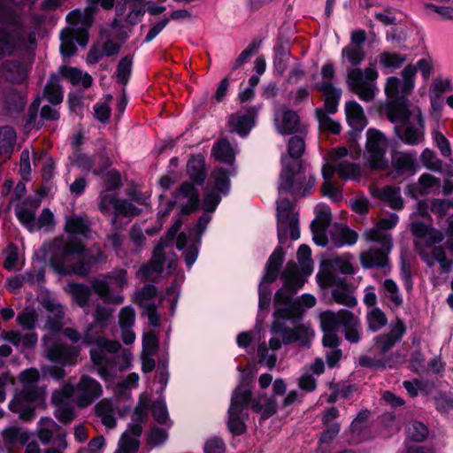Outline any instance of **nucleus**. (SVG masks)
<instances>
[{
	"instance_id": "32",
	"label": "nucleus",
	"mask_w": 453,
	"mask_h": 453,
	"mask_svg": "<svg viewBox=\"0 0 453 453\" xmlns=\"http://www.w3.org/2000/svg\"><path fill=\"white\" fill-rule=\"evenodd\" d=\"M378 250H369L360 254V263L365 268H385L388 265V255L391 250H387L383 244L379 243Z\"/></svg>"
},
{
	"instance_id": "55",
	"label": "nucleus",
	"mask_w": 453,
	"mask_h": 453,
	"mask_svg": "<svg viewBox=\"0 0 453 453\" xmlns=\"http://www.w3.org/2000/svg\"><path fill=\"white\" fill-rule=\"evenodd\" d=\"M357 239L358 234L347 227H340L334 234V241L337 246L353 245Z\"/></svg>"
},
{
	"instance_id": "17",
	"label": "nucleus",
	"mask_w": 453,
	"mask_h": 453,
	"mask_svg": "<svg viewBox=\"0 0 453 453\" xmlns=\"http://www.w3.org/2000/svg\"><path fill=\"white\" fill-rule=\"evenodd\" d=\"M282 250L278 248L270 256L265 265V273L258 288L259 310H267L270 306L272 294L269 284L277 279L279 269L282 264Z\"/></svg>"
},
{
	"instance_id": "26",
	"label": "nucleus",
	"mask_w": 453,
	"mask_h": 453,
	"mask_svg": "<svg viewBox=\"0 0 453 453\" xmlns=\"http://www.w3.org/2000/svg\"><path fill=\"white\" fill-rule=\"evenodd\" d=\"M99 4L104 9L108 10L112 8L114 0H88V5L84 13H81L80 11H73L67 15L66 19L70 22L77 23V25L81 23L82 28H87L91 26L93 22L92 16L98 10Z\"/></svg>"
},
{
	"instance_id": "31",
	"label": "nucleus",
	"mask_w": 453,
	"mask_h": 453,
	"mask_svg": "<svg viewBox=\"0 0 453 453\" xmlns=\"http://www.w3.org/2000/svg\"><path fill=\"white\" fill-rule=\"evenodd\" d=\"M135 321L134 310L127 305L120 309L119 312V326L121 330V339L125 344H131L135 340V334L132 330Z\"/></svg>"
},
{
	"instance_id": "39",
	"label": "nucleus",
	"mask_w": 453,
	"mask_h": 453,
	"mask_svg": "<svg viewBox=\"0 0 453 453\" xmlns=\"http://www.w3.org/2000/svg\"><path fill=\"white\" fill-rule=\"evenodd\" d=\"M189 177L197 184H202L206 178L204 157L202 155L193 156L187 165Z\"/></svg>"
},
{
	"instance_id": "23",
	"label": "nucleus",
	"mask_w": 453,
	"mask_h": 453,
	"mask_svg": "<svg viewBox=\"0 0 453 453\" xmlns=\"http://www.w3.org/2000/svg\"><path fill=\"white\" fill-rule=\"evenodd\" d=\"M286 389L285 381L282 379H276L273 383V392L274 395L265 400L262 399V396H259L252 402V410L256 412H262L263 418L271 417L277 411V402L274 396L285 394Z\"/></svg>"
},
{
	"instance_id": "52",
	"label": "nucleus",
	"mask_w": 453,
	"mask_h": 453,
	"mask_svg": "<svg viewBox=\"0 0 453 453\" xmlns=\"http://www.w3.org/2000/svg\"><path fill=\"white\" fill-rule=\"evenodd\" d=\"M316 117L319 121L320 129L328 131L332 134H339L341 131V124L330 118L324 110L317 109Z\"/></svg>"
},
{
	"instance_id": "4",
	"label": "nucleus",
	"mask_w": 453,
	"mask_h": 453,
	"mask_svg": "<svg viewBox=\"0 0 453 453\" xmlns=\"http://www.w3.org/2000/svg\"><path fill=\"white\" fill-rule=\"evenodd\" d=\"M54 253L50 265L59 275L76 274L86 276L90 273V266L84 263L85 249L75 238H56L52 244Z\"/></svg>"
},
{
	"instance_id": "50",
	"label": "nucleus",
	"mask_w": 453,
	"mask_h": 453,
	"mask_svg": "<svg viewBox=\"0 0 453 453\" xmlns=\"http://www.w3.org/2000/svg\"><path fill=\"white\" fill-rule=\"evenodd\" d=\"M42 279H43V272L42 270H39L35 275L32 273H27L23 277V279L19 278V276H15V277H12L8 280L7 288L11 292L16 293L22 286L23 280H26L31 284H34L35 281L42 280Z\"/></svg>"
},
{
	"instance_id": "30",
	"label": "nucleus",
	"mask_w": 453,
	"mask_h": 453,
	"mask_svg": "<svg viewBox=\"0 0 453 453\" xmlns=\"http://www.w3.org/2000/svg\"><path fill=\"white\" fill-rule=\"evenodd\" d=\"M78 348L69 347L62 343H56L47 350V357L63 365H74L79 356Z\"/></svg>"
},
{
	"instance_id": "6",
	"label": "nucleus",
	"mask_w": 453,
	"mask_h": 453,
	"mask_svg": "<svg viewBox=\"0 0 453 453\" xmlns=\"http://www.w3.org/2000/svg\"><path fill=\"white\" fill-rule=\"evenodd\" d=\"M411 233L415 237V247L423 261L430 267L438 263L441 272L448 273L452 262L447 258L442 247H434L442 242V233L426 224L418 222L412 224Z\"/></svg>"
},
{
	"instance_id": "45",
	"label": "nucleus",
	"mask_w": 453,
	"mask_h": 453,
	"mask_svg": "<svg viewBox=\"0 0 453 453\" xmlns=\"http://www.w3.org/2000/svg\"><path fill=\"white\" fill-rule=\"evenodd\" d=\"M365 53L363 46L348 44L342 50V61H347L352 66L359 65L365 59Z\"/></svg>"
},
{
	"instance_id": "11",
	"label": "nucleus",
	"mask_w": 453,
	"mask_h": 453,
	"mask_svg": "<svg viewBox=\"0 0 453 453\" xmlns=\"http://www.w3.org/2000/svg\"><path fill=\"white\" fill-rule=\"evenodd\" d=\"M127 283V271L119 269L95 279L91 282V287L104 303L120 304L124 301L123 296L112 293V290H121Z\"/></svg>"
},
{
	"instance_id": "48",
	"label": "nucleus",
	"mask_w": 453,
	"mask_h": 453,
	"mask_svg": "<svg viewBox=\"0 0 453 453\" xmlns=\"http://www.w3.org/2000/svg\"><path fill=\"white\" fill-rule=\"evenodd\" d=\"M44 96L53 104H58L63 100V93L57 76H51L44 89Z\"/></svg>"
},
{
	"instance_id": "33",
	"label": "nucleus",
	"mask_w": 453,
	"mask_h": 453,
	"mask_svg": "<svg viewBox=\"0 0 453 453\" xmlns=\"http://www.w3.org/2000/svg\"><path fill=\"white\" fill-rule=\"evenodd\" d=\"M372 195L386 202L394 210H401L404 206L399 188L392 186H387L382 188H372Z\"/></svg>"
},
{
	"instance_id": "1",
	"label": "nucleus",
	"mask_w": 453,
	"mask_h": 453,
	"mask_svg": "<svg viewBox=\"0 0 453 453\" xmlns=\"http://www.w3.org/2000/svg\"><path fill=\"white\" fill-rule=\"evenodd\" d=\"M229 190V173L222 168L215 169L211 173V181L204 191L203 206L205 213L200 217L196 226L189 231L188 237L186 234L181 233L177 239V248L179 250H183L188 243H190L184 252V259L188 267H191L197 258V245L200 242L201 235L206 229V226L211 219L209 213L215 211L221 200V196L228 194Z\"/></svg>"
},
{
	"instance_id": "8",
	"label": "nucleus",
	"mask_w": 453,
	"mask_h": 453,
	"mask_svg": "<svg viewBox=\"0 0 453 453\" xmlns=\"http://www.w3.org/2000/svg\"><path fill=\"white\" fill-rule=\"evenodd\" d=\"M282 278L284 286L276 292L274 297L275 311L273 317L277 318L278 322L283 317L300 313L299 303L292 302V296L303 285V281L298 275L297 265L293 262H288L286 265Z\"/></svg>"
},
{
	"instance_id": "20",
	"label": "nucleus",
	"mask_w": 453,
	"mask_h": 453,
	"mask_svg": "<svg viewBox=\"0 0 453 453\" xmlns=\"http://www.w3.org/2000/svg\"><path fill=\"white\" fill-rule=\"evenodd\" d=\"M74 401L81 408H86L103 395L102 385L88 375L81 376L80 381L74 387Z\"/></svg>"
},
{
	"instance_id": "60",
	"label": "nucleus",
	"mask_w": 453,
	"mask_h": 453,
	"mask_svg": "<svg viewBox=\"0 0 453 453\" xmlns=\"http://www.w3.org/2000/svg\"><path fill=\"white\" fill-rule=\"evenodd\" d=\"M16 215L19 220L29 230L34 231L36 229L35 213L33 210L27 208H19L16 211Z\"/></svg>"
},
{
	"instance_id": "47",
	"label": "nucleus",
	"mask_w": 453,
	"mask_h": 453,
	"mask_svg": "<svg viewBox=\"0 0 453 453\" xmlns=\"http://www.w3.org/2000/svg\"><path fill=\"white\" fill-rule=\"evenodd\" d=\"M322 175L324 178V184L322 186L323 194L334 202L341 201L342 199V194L331 181L334 176V169L322 168Z\"/></svg>"
},
{
	"instance_id": "3",
	"label": "nucleus",
	"mask_w": 453,
	"mask_h": 453,
	"mask_svg": "<svg viewBox=\"0 0 453 453\" xmlns=\"http://www.w3.org/2000/svg\"><path fill=\"white\" fill-rule=\"evenodd\" d=\"M305 150V142L301 135H294L288 140V154L281 157L282 169L279 180V193H291L295 196H303L315 185V178L306 174L301 165L300 157Z\"/></svg>"
},
{
	"instance_id": "24",
	"label": "nucleus",
	"mask_w": 453,
	"mask_h": 453,
	"mask_svg": "<svg viewBox=\"0 0 453 453\" xmlns=\"http://www.w3.org/2000/svg\"><path fill=\"white\" fill-rule=\"evenodd\" d=\"M258 112V108L250 107L245 111H240L230 115L228 119L229 128L241 136H245L255 126V119Z\"/></svg>"
},
{
	"instance_id": "19",
	"label": "nucleus",
	"mask_w": 453,
	"mask_h": 453,
	"mask_svg": "<svg viewBox=\"0 0 453 453\" xmlns=\"http://www.w3.org/2000/svg\"><path fill=\"white\" fill-rule=\"evenodd\" d=\"M391 121L404 124L401 129H398V132L401 140L405 143L414 145L423 139L425 127L422 114L418 108H411L408 117L404 119Z\"/></svg>"
},
{
	"instance_id": "63",
	"label": "nucleus",
	"mask_w": 453,
	"mask_h": 453,
	"mask_svg": "<svg viewBox=\"0 0 453 453\" xmlns=\"http://www.w3.org/2000/svg\"><path fill=\"white\" fill-rule=\"evenodd\" d=\"M111 315V311L103 307V306H97L95 313H94V319H95V325H93L95 327L92 331V334H95L96 332H100V334H102V327L104 326V323L108 320V319Z\"/></svg>"
},
{
	"instance_id": "35",
	"label": "nucleus",
	"mask_w": 453,
	"mask_h": 453,
	"mask_svg": "<svg viewBox=\"0 0 453 453\" xmlns=\"http://www.w3.org/2000/svg\"><path fill=\"white\" fill-rule=\"evenodd\" d=\"M324 169H334L340 178L343 180H357L361 176V168L358 165L345 161L336 162L334 165H325Z\"/></svg>"
},
{
	"instance_id": "51",
	"label": "nucleus",
	"mask_w": 453,
	"mask_h": 453,
	"mask_svg": "<svg viewBox=\"0 0 453 453\" xmlns=\"http://www.w3.org/2000/svg\"><path fill=\"white\" fill-rule=\"evenodd\" d=\"M322 81L317 88L323 91H332L337 88L334 86V67L332 63L325 64L321 68Z\"/></svg>"
},
{
	"instance_id": "37",
	"label": "nucleus",
	"mask_w": 453,
	"mask_h": 453,
	"mask_svg": "<svg viewBox=\"0 0 453 453\" xmlns=\"http://www.w3.org/2000/svg\"><path fill=\"white\" fill-rule=\"evenodd\" d=\"M1 73L9 81L21 82L27 78V68L19 61H7L2 65Z\"/></svg>"
},
{
	"instance_id": "57",
	"label": "nucleus",
	"mask_w": 453,
	"mask_h": 453,
	"mask_svg": "<svg viewBox=\"0 0 453 453\" xmlns=\"http://www.w3.org/2000/svg\"><path fill=\"white\" fill-rule=\"evenodd\" d=\"M322 330H337L340 326V311L334 312L331 311H324L319 316Z\"/></svg>"
},
{
	"instance_id": "38",
	"label": "nucleus",
	"mask_w": 453,
	"mask_h": 453,
	"mask_svg": "<svg viewBox=\"0 0 453 453\" xmlns=\"http://www.w3.org/2000/svg\"><path fill=\"white\" fill-rule=\"evenodd\" d=\"M16 134L10 127L0 128V163L5 161L13 150Z\"/></svg>"
},
{
	"instance_id": "42",
	"label": "nucleus",
	"mask_w": 453,
	"mask_h": 453,
	"mask_svg": "<svg viewBox=\"0 0 453 453\" xmlns=\"http://www.w3.org/2000/svg\"><path fill=\"white\" fill-rule=\"evenodd\" d=\"M392 164L394 166V171L390 173V175L393 179H395L398 175L405 172H413L415 170L414 160L408 154H395L393 157Z\"/></svg>"
},
{
	"instance_id": "21",
	"label": "nucleus",
	"mask_w": 453,
	"mask_h": 453,
	"mask_svg": "<svg viewBox=\"0 0 453 453\" xmlns=\"http://www.w3.org/2000/svg\"><path fill=\"white\" fill-rule=\"evenodd\" d=\"M398 221V216L392 213L387 218L381 219L374 227L366 229L364 237L367 242L381 243L387 250H392V239L384 231L394 228Z\"/></svg>"
},
{
	"instance_id": "16",
	"label": "nucleus",
	"mask_w": 453,
	"mask_h": 453,
	"mask_svg": "<svg viewBox=\"0 0 453 453\" xmlns=\"http://www.w3.org/2000/svg\"><path fill=\"white\" fill-rule=\"evenodd\" d=\"M318 280L323 288H332V297L335 303L348 307L357 305V298L353 296L349 285L342 278L337 277L330 270H323L318 273Z\"/></svg>"
},
{
	"instance_id": "5",
	"label": "nucleus",
	"mask_w": 453,
	"mask_h": 453,
	"mask_svg": "<svg viewBox=\"0 0 453 453\" xmlns=\"http://www.w3.org/2000/svg\"><path fill=\"white\" fill-rule=\"evenodd\" d=\"M417 67L408 65L402 72L403 81L397 77H388L385 84V93L388 101V116L390 120L404 119L410 113L406 97L415 86Z\"/></svg>"
},
{
	"instance_id": "7",
	"label": "nucleus",
	"mask_w": 453,
	"mask_h": 453,
	"mask_svg": "<svg viewBox=\"0 0 453 453\" xmlns=\"http://www.w3.org/2000/svg\"><path fill=\"white\" fill-rule=\"evenodd\" d=\"M94 326H89L83 337L82 343L91 345L90 358L96 367L98 375L104 380L110 381L114 376L116 353L121 349V345L116 341H109L100 335V332L92 334Z\"/></svg>"
},
{
	"instance_id": "54",
	"label": "nucleus",
	"mask_w": 453,
	"mask_h": 453,
	"mask_svg": "<svg viewBox=\"0 0 453 453\" xmlns=\"http://www.w3.org/2000/svg\"><path fill=\"white\" fill-rule=\"evenodd\" d=\"M408 437L415 441H422L428 435L427 427L421 422L414 420L406 427Z\"/></svg>"
},
{
	"instance_id": "9",
	"label": "nucleus",
	"mask_w": 453,
	"mask_h": 453,
	"mask_svg": "<svg viewBox=\"0 0 453 453\" xmlns=\"http://www.w3.org/2000/svg\"><path fill=\"white\" fill-rule=\"evenodd\" d=\"M23 389L9 403V409L24 420H31L35 416V403L42 399V391L34 386L39 380V372L31 368L20 373Z\"/></svg>"
},
{
	"instance_id": "27",
	"label": "nucleus",
	"mask_w": 453,
	"mask_h": 453,
	"mask_svg": "<svg viewBox=\"0 0 453 453\" xmlns=\"http://www.w3.org/2000/svg\"><path fill=\"white\" fill-rule=\"evenodd\" d=\"M440 188V179L429 173H423L418 182L407 186L405 193L412 198H417L420 196L436 193Z\"/></svg>"
},
{
	"instance_id": "36",
	"label": "nucleus",
	"mask_w": 453,
	"mask_h": 453,
	"mask_svg": "<svg viewBox=\"0 0 453 453\" xmlns=\"http://www.w3.org/2000/svg\"><path fill=\"white\" fill-rule=\"evenodd\" d=\"M380 294L383 300L390 302L395 307H400L403 303V297L399 287L392 279H386L382 282Z\"/></svg>"
},
{
	"instance_id": "28",
	"label": "nucleus",
	"mask_w": 453,
	"mask_h": 453,
	"mask_svg": "<svg viewBox=\"0 0 453 453\" xmlns=\"http://www.w3.org/2000/svg\"><path fill=\"white\" fill-rule=\"evenodd\" d=\"M176 203L180 205L181 212L189 214L193 212L199 204V195L195 187L189 183H183L175 195Z\"/></svg>"
},
{
	"instance_id": "62",
	"label": "nucleus",
	"mask_w": 453,
	"mask_h": 453,
	"mask_svg": "<svg viewBox=\"0 0 453 453\" xmlns=\"http://www.w3.org/2000/svg\"><path fill=\"white\" fill-rule=\"evenodd\" d=\"M325 95V110L326 113L333 114L337 111L338 102L341 98L342 92L340 89L332 91H323Z\"/></svg>"
},
{
	"instance_id": "13",
	"label": "nucleus",
	"mask_w": 453,
	"mask_h": 453,
	"mask_svg": "<svg viewBox=\"0 0 453 453\" xmlns=\"http://www.w3.org/2000/svg\"><path fill=\"white\" fill-rule=\"evenodd\" d=\"M292 302H298L299 307H300V313H294L290 316L283 317L280 321L278 322V319L276 317H274L273 321V330L275 332H280L282 333L286 337H288V341H297L301 339V335H304L306 339H310L311 336L314 335L313 331H311L309 327L305 326H297L295 328H289L285 324L287 321H292L295 322L296 320L301 319L303 309V306L306 308H311L315 306L316 304V298L309 294L303 295L299 299L293 300Z\"/></svg>"
},
{
	"instance_id": "41",
	"label": "nucleus",
	"mask_w": 453,
	"mask_h": 453,
	"mask_svg": "<svg viewBox=\"0 0 453 453\" xmlns=\"http://www.w3.org/2000/svg\"><path fill=\"white\" fill-rule=\"evenodd\" d=\"M211 155L218 161L232 164L234 160L235 151L229 142L223 139L213 146Z\"/></svg>"
},
{
	"instance_id": "49",
	"label": "nucleus",
	"mask_w": 453,
	"mask_h": 453,
	"mask_svg": "<svg viewBox=\"0 0 453 453\" xmlns=\"http://www.w3.org/2000/svg\"><path fill=\"white\" fill-rule=\"evenodd\" d=\"M368 327L372 331H378L385 326L388 323V319L384 311L379 307L370 309L366 315Z\"/></svg>"
},
{
	"instance_id": "40",
	"label": "nucleus",
	"mask_w": 453,
	"mask_h": 453,
	"mask_svg": "<svg viewBox=\"0 0 453 453\" xmlns=\"http://www.w3.org/2000/svg\"><path fill=\"white\" fill-rule=\"evenodd\" d=\"M59 426L50 418H42L38 423L37 436L42 444H49Z\"/></svg>"
},
{
	"instance_id": "64",
	"label": "nucleus",
	"mask_w": 453,
	"mask_h": 453,
	"mask_svg": "<svg viewBox=\"0 0 453 453\" xmlns=\"http://www.w3.org/2000/svg\"><path fill=\"white\" fill-rule=\"evenodd\" d=\"M352 260L353 257L349 255L345 254L341 257H337L333 260V265L334 267L344 274H353L354 273V268L352 265Z\"/></svg>"
},
{
	"instance_id": "56",
	"label": "nucleus",
	"mask_w": 453,
	"mask_h": 453,
	"mask_svg": "<svg viewBox=\"0 0 453 453\" xmlns=\"http://www.w3.org/2000/svg\"><path fill=\"white\" fill-rule=\"evenodd\" d=\"M157 288L153 285L145 286L139 293L135 296V302L142 308H151V305L155 303L151 302V299L156 296Z\"/></svg>"
},
{
	"instance_id": "15",
	"label": "nucleus",
	"mask_w": 453,
	"mask_h": 453,
	"mask_svg": "<svg viewBox=\"0 0 453 453\" xmlns=\"http://www.w3.org/2000/svg\"><path fill=\"white\" fill-rule=\"evenodd\" d=\"M250 397L251 390L249 386H245L243 383H241L233 393L228 409L227 426L234 434L240 435L245 432L246 426L242 419V412Z\"/></svg>"
},
{
	"instance_id": "25",
	"label": "nucleus",
	"mask_w": 453,
	"mask_h": 453,
	"mask_svg": "<svg viewBox=\"0 0 453 453\" xmlns=\"http://www.w3.org/2000/svg\"><path fill=\"white\" fill-rule=\"evenodd\" d=\"M405 333L404 323L396 319L392 322L390 331L388 334H383L375 338L374 348L383 355L388 352L395 342H399Z\"/></svg>"
},
{
	"instance_id": "29",
	"label": "nucleus",
	"mask_w": 453,
	"mask_h": 453,
	"mask_svg": "<svg viewBox=\"0 0 453 453\" xmlns=\"http://www.w3.org/2000/svg\"><path fill=\"white\" fill-rule=\"evenodd\" d=\"M274 122L277 131L281 134H292L298 131L303 132L299 118L293 111L287 109L278 111L275 113Z\"/></svg>"
},
{
	"instance_id": "53",
	"label": "nucleus",
	"mask_w": 453,
	"mask_h": 453,
	"mask_svg": "<svg viewBox=\"0 0 453 453\" xmlns=\"http://www.w3.org/2000/svg\"><path fill=\"white\" fill-rule=\"evenodd\" d=\"M68 291L72 295L74 302L83 307L87 304L90 296V289L83 284L71 283L68 285Z\"/></svg>"
},
{
	"instance_id": "46",
	"label": "nucleus",
	"mask_w": 453,
	"mask_h": 453,
	"mask_svg": "<svg viewBox=\"0 0 453 453\" xmlns=\"http://www.w3.org/2000/svg\"><path fill=\"white\" fill-rule=\"evenodd\" d=\"M318 219L320 221L321 226L313 232V241L319 246H326L327 243L326 236L324 233L325 226L329 223L331 218L330 209L327 206H321Z\"/></svg>"
},
{
	"instance_id": "2",
	"label": "nucleus",
	"mask_w": 453,
	"mask_h": 453,
	"mask_svg": "<svg viewBox=\"0 0 453 453\" xmlns=\"http://www.w3.org/2000/svg\"><path fill=\"white\" fill-rule=\"evenodd\" d=\"M23 0H0V59L17 52L32 49L35 44V32L22 20L19 7Z\"/></svg>"
},
{
	"instance_id": "22",
	"label": "nucleus",
	"mask_w": 453,
	"mask_h": 453,
	"mask_svg": "<svg viewBox=\"0 0 453 453\" xmlns=\"http://www.w3.org/2000/svg\"><path fill=\"white\" fill-rule=\"evenodd\" d=\"M74 393L73 386L71 384L64 385L59 390L54 392L52 402L56 406L55 417L63 423H70L74 418L73 408L66 403Z\"/></svg>"
},
{
	"instance_id": "59",
	"label": "nucleus",
	"mask_w": 453,
	"mask_h": 453,
	"mask_svg": "<svg viewBox=\"0 0 453 453\" xmlns=\"http://www.w3.org/2000/svg\"><path fill=\"white\" fill-rule=\"evenodd\" d=\"M133 58L127 56L120 59L117 67L116 77L121 83H127L131 74Z\"/></svg>"
},
{
	"instance_id": "14",
	"label": "nucleus",
	"mask_w": 453,
	"mask_h": 453,
	"mask_svg": "<svg viewBox=\"0 0 453 453\" xmlns=\"http://www.w3.org/2000/svg\"><path fill=\"white\" fill-rule=\"evenodd\" d=\"M388 146V139L380 131L373 128L367 130L363 157L372 169L383 170L387 167L385 156Z\"/></svg>"
},
{
	"instance_id": "61",
	"label": "nucleus",
	"mask_w": 453,
	"mask_h": 453,
	"mask_svg": "<svg viewBox=\"0 0 453 453\" xmlns=\"http://www.w3.org/2000/svg\"><path fill=\"white\" fill-rule=\"evenodd\" d=\"M257 356L259 357V362L265 364L269 369L274 367L277 360L276 355L274 351H271V349L268 348L265 342L259 344Z\"/></svg>"
},
{
	"instance_id": "18",
	"label": "nucleus",
	"mask_w": 453,
	"mask_h": 453,
	"mask_svg": "<svg viewBox=\"0 0 453 453\" xmlns=\"http://www.w3.org/2000/svg\"><path fill=\"white\" fill-rule=\"evenodd\" d=\"M278 238L280 243H284L288 236L292 240L300 237L298 219L292 210L291 203L287 199H281L277 203Z\"/></svg>"
},
{
	"instance_id": "12",
	"label": "nucleus",
	"mask_w": 453,
	"mask_h": 453,
	"mask_svg": "<svg viewBox=\"0 0 453 453\" xmlns=\"http://www.w3.org/2000/svg\"><path fill=\"white\" fill-rule=\"evenodd\" d=\"M378 76V72L371 67L364 71L359 68H349L347 71V82L362 101L371 102L378 91L375 82Z\"/></svg>"
},
{
	"instance_id": "34",
	"label": "nucleus",
	"mask_w": 453,
	"mask_h": 453,
	"mask_svg": "<svg viewBox=\"0 0 453 453\" xmlns=\"http://www.w3.org/2000/svg\"><path fill=\"white\" fill-rule=\"evenodd\" d=\"M345 111L348 123L357 131H361L367 124L364 110L359 104L355 101L348 102L345 105Z\"/></svg>"
},
{
	"instance_id": "58",
	"label": "nucleus",
	"mask_w": 453,
	"mask_h": 453,
	"mask_svg": "<svg viewBox=\"0 0 453 453\" xmlns=\"http://www.w3.org/2000/svg\"><path fill=\"white\" fill-rule=\"evenodd\" d=\"M405 60L404 56L395 52H383L380 56V62L386 68H398Z\"/></svg>"
},
{
	"instance_id": "43",
	"label": "nucleus",
	"mask_w": 453,
	"mask_h": 453,
	"mask_svg": "<svg viewBox=\"0 0 453 453\" xmlns=\"http://www.w3.org/2000/svg\"><path fill=\"white\" fill-rule=\"evenodd\" d=\"M65 230L67 233L82 236H87L90 232L88 220L81 216L76 215L66 219Z\"/></svg>"
},
{
	"instance_id": "10",
	"label": "nucleus",
	"mask_w": 453,
	"mask_h": 453,
	"mask_svg": "<svg viewBox=\"0 0 453 453\" xmlns=\"http://www.w3.org/2000/svg\"><path fill=\"white\" fill-rule=\"evenodd\" d=\"M181 225V220L174 222L165 239H162L155 248L150 262L142 266L138 271L139 276L145 279H154L159 273L165 272L168 274L172 273L176 266V256L171 252L167 253L165 249L168 246L167 242L174 238Z\"/></svg>"
},
{
	"instance_id": "44",
	"label": "nucleus",
	"mask_w": 453,
	"mask_h": 453,
	"mask_svg": "<svg viewBox=\"0 0 453 453\" xmlns=\"http://www.w3.org/2000/svg\"><path fill=\"white\" fill-rule=\"evenodd\" d=\"M60 73L74 85L81 84L84 88H88L92 84V77L87 73H81L79 69L62 66Z\"/></svg>"
}]
</instances>
